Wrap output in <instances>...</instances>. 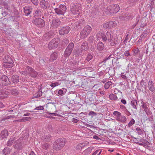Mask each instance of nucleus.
<instances>
[{"label": "nucleus", "instance_id": "f257e3e1", "mask_svg": "<svg viewBox=\"0 0 155 155\" xmlns=\"http://www.w3.org/2000/svg\"><path fill=\"white\" fill-rule=\"evenodd\" d=\"M107 40L112 46H114L118 42V39L114 33L110 31H108L106 32Z\"/></svg>", "mask_w": 155, "mask_h": 155}, {"label": "nucleus", "instance_id": "f03ea898", "mask_svg": "<svg viewBox=\"0 0 155 155\" xmlns=\"http://www.w3.org/2000/svg\"><path fill=\"white\" fill-rule=\"evenodd\" d=\"M65 142L66 139L65 138L58 139L54 143L53 148L57 150H60L64 146Z\"/></svg>", "mask_w": 155, "mask_h": 155}, {"label": "nucleus", "instance_id": "7ed1b4c3", "mask_svg": "<svg viewBox=\"0 0 155 155\" xmlns=\"http://www.w3.org/2000/svg\"><path fill=\"white\" fill-rule=\"evenodd\" d=\"M120 8L117 4L112 5L107 7L105 8L104 11L105 14H108L109 13H114L117 12L120 10Z\"/></svg>", "mask_w": 155, "mask_h": 155}, {"label": "nucleus", "instance_id": "20e7f679", "mask_svg": "<svg viewBox=\"0 0 155 155\" xmlns=\"http://www.w3.org/2000/svg\"><path fill=\"white\" fill-rule=\"evenodd\" d=\"M20 72L22 74L27 75L29 74L31 77L35 78L37 77L38 73L31 67L28 66L25 71H21Z\"/></svg>", "mask_w": 155, "mask_h": 155}, {"label": "nucleus", "instance_id": "39448f33", "mask_svg": "<svg viewBox=\"0 0 155 155\" xmlns=\"http://www.w3.org/2000/svg\"><path fill=\"white\" fill-rule=\"evenodd\" d=\"M3 66L4 67L9 68L12 67L13 66V61L8 55H6L4 58Z\"/></svg>", "mask_w": 155, "mask_h": 155}, {"label": "nucleus", "instance_id": "423d86ee", "mask_svg": "<svg viewBox=\"0 0 155 155\" xmlns=\"http://www.w3.org/2000/svg\"><path fill=\"white\" fill-rule=\"evenodd\" d=\"M91 30L92 28L90 26H86L81 32V38L82 39L84 38L90 33Z\"/></svg>", "mask_w": 155, "mask_h": 155}, {"label": "nucleus", "instance_id": "0eeeda50", "mask_svg": "<svg viewBox=\"0 0 155 155\" xmlns=\"http://www.w3.org/2000/svg\"><path fill=\"white\" fill-rule=\"evenodd\" d=\"M60 41V39L58 38L53 39L48 44V48L50 49L56 48L59 43Z\"/></svg>", "mask_w": 155, "mask_h": 155}, {"label": "nucleus", "instance_id": "6e6552de", "mask_svg": "<svg viewBox=\"0 0 155 155\" xmlns=\"http://www.w3.org/2000/svg\"><path fill=\"white\" fill-rule=\"evenodd\" d=\"M74 47V44L73 43H70L66 48L64 54V56L66 58L68 57L71 54Z\"/></svg>", "mask_w": 155, "mask_h": 155}, {"label": "nucleus", "instance_id": "1a4fd4ad", "mask_svg": "<svg viewBox=\"0 0 155 155\" xmlns=\"http://www.w3.org/2000/svg\"><path fill=\"white\" fill-rule=\"evenodd\" d=\"M32 22L35 25L40 28L43 27L45 25V22L44 20L39 18H35L33 20Z\"/></svg>", "mask_w": 155, "mask_h": 155}, {"label": "nucleus", "instance_id": "9d476101", "mask_svg": "<svg viewBox=\"0 0 155 155\" xmlns=\"http://www.w3.org/2000/svg\"><path fill=\"white\" fill-rule=\"evenodd\" d=\"M66 7L64 5H60L58 8L54 9L56 13L59 15H64L66 10Z\"/></svg>", "mask_w": 155, "mask_h": 155}, {"label": "nucleus", "instance_id": "9b49d317", "mask_svg": "<svg viewBox=\"0 0 155 155\" xmlns=\"http://www.w3.org/2000/svg\"><path fill=\"white\" fill-rule=\"evenodd\" d=\"M10 81L8 77L5 75H2L0 78V85L1 86H6L10 84Z\"/></svg>", "mask_w": 155, "mask_h": 155}, {"label": "nucleus", "instance_id": "f8f14e48", "mask_svg": "<svg viewBox=\"0 0 155 155\" xmlns=\"http://www.w3.org/2000/svg\"><path fill=\"white\" fill-rule=\"evenodd\" d=\"M81 10V5L78 3L73 5L71 9V11L74 15L78 14Z\"/></svg>", "mask_w": 155, "mask_h": 155}, {"label": "nucleus", "instance_id": "ddd939ff", "mask_svg": "<svg viewBox=\"0 0 155 155\" xmlns=\"http://www.w3.org/2000/svg\"><path fill=\"white\" fill-rule=\"evenodd\" d=\"M61 22L58 19H53L50 22L51 28H58L60 25Z\"/></svg>", "mask_w": 155, "mask_h": 155}, {"label": "nucleus", "instance_id": "4468645a", "mask_svg": "<svg viewBox=\"0 0 155 155\" xmlns=\"http://www.w3.org/2000/svg\"><path fill=\"white\" fill-rule=\"evenodd\" d=\"M116 25L117 23L116 21H111L104 23L103 25V27L105 28L110 29L116 26Z\"/></svg>", "mask_w": 155, "mask_h": 155}, {"label": "nucleus", "instance_id": "2eb2a0df", "mask_svg": "<svg viewBox=\"0 0 155 155\" xmlns=\"http://www.w3.org/2000/svg\"><path fill=\"white\" fill-rule=\"evenodd\" d=\"M70 30V28L68 26L62 28L59 31V34L61 35L68 34Z\"/></svg>", "mask_w": 155, "mask_h": 155}, {"label": "nucleus", "instance_id": "dca6fc26", "mask_svg": "<svg viewBox=\"0 0 155 155\" xmlns=\"http://www.w3.org/2000/svg\"><path fill=\"white\" fill-rule=\"evenodd\" d=\"M96 38L97 40H100L102 38L104 41H106L107 40L106 33L104 34L101 32L98 33L96 35Z\"/></svg>", "mask_w": 155, "mask_h": 155}, {"label": "nucleus", "instance_id": "f3484780", "mask_svg": "<svg viewBox=\"0 0 155 155\" xmlns=\"http://www.w3.org/2000/svg\"><path fill=\"white\" fill-rule=\"evenodd\" d=\"M24 10L25 15L28 16L31 13L32 11V8L31 7L26 6L24 7Z\"/></svg>", "mask_w": 155, "mask_h": 155}, {"label": "nucleus", "instance_id": "a211bd4d", "mask_svg": "<svg viewBox=\"0 0 155 155\" xmlns=\"http://www.w3.org/2000/svg\"><path fill=\"white\" fill-rule=\"evenodd\" d=\"M9 93L8 91L5 90H0V97L2 99H4L6 97Z\"/></svg>", "mask_w": 155, "mask_h": 155}, {"label": "nucleus", "instance_id": "6ab92c4d", "mask_svg": "<svg viewBox=\"0 0 155 155\" xmlns=\"http://www.w3.org/2000/svg\"><path fill=\"white\" fill-rule=\"evenodd\" d=\"M154 84L151 81H149L148 83V87L149 90L152 92H154L155 91V88Z\"/></svg>", "mask_w": 155, "mask_h": 155}, {"label": "nucleus", "instance_id": "aec40b11", "mask_svg": "<svg viewBox=\"0 0 155 155\" xmlns=\"http://www.w3.org/2000/svg\"><path fill=\"white\" fill-rule=\"evenodd\" d=\"M51 136L49 134H46L42 137V139L45 142H49L51 140Z\"/></svg>", "mask_w": 155, "mask_h": 155}, {"label": "nucleus", "instance_id": "412c9836", "mask_svg": "<svg viewBox=\"0 0 155 155\" xmlns=\"http://www.w3.org/2000/svg\"><path fill=\"white\" fill-rule=\"evenodd\" d=\"M88 49V44L86 42H84L81 46V51H86Z\"/></svg>", "mask_w": 155, "mask_h": 155}, {"label": "nucleus", "instance_id": "4be33fe9", "mask_svg": "<svg viewBox=\"0 0 155 155\" xmlns=\"http://www.w3.org/2000/svg\"><path fill=\"white\" fill-rule=\"evenodd\" d=\"M58 56V54L57 53L54 52L52 54L50 57V61H53L56 60Z\"/></svg>", "mask_w": 155, "mask_h": 155}, {"label": "nucleus", "instance_id": "5701e85b", "mask_svg": "<svg viewBox=\"0 0 155 155\" xmlns=\"http://www.w3.org/2000/svg\"><path fill=\"white\" fill-rule=\"evenodd\" d=\"M31 118L29 117H24L22 119H19L17 120H14L13 122H23L26 121H28L31 120Z\"/></svg>", "mask_w": 155, "mask_h": 155}, {"label": "nucleus", "instance_id": "b1692460", "mask_svg": "<svg viewBox=\"0 0 155 155\" xmlns=\"http://www.w3.org/2000/svg\"><path fill=\"white\" fill-rule=\"evenodd\" d=\"M11 80L14 83H17L19 82V78L18 75H14L12 76Z\"/></svg>", "mask_w": 155, "mask_h": 155}, {"label": "nucleus", "instance_id": "393cba45", "mask_svg": "<svg viewBox=\"0 0 155 155\" xmlns=\"http://www.w3.org/2000/svg\"><path fill=\"white\" fill-rule=\"evenodd\" d=\"M41 15L42 12L39 9H37L35 10L34 14V15L35 17L39 18L41 17Z\"/></svg>", "mask_w": 155, "mask_h": 155}, {"label": "nucleus", "instance_id": "a878e982", "mask_svg": "<svg viewBox=\"0 0 155 155\" xmlns=\"http://www.w3.org/2000/svg\"><path fill=\"white\" fill-rule=\"evenodd\" d=\"M1 137L2 138H6L8 136V130H4L2 131L1 132Z\"/></svg>", "mask_w": 155, "mask_h": 155}, {"label": "nucleus", "instance_id": "bb28decb", "mask_svg": "<svg viewBox=\"0 0 155 155\" xmlns=\"http://www.w3.org/2000/svg\"><path fill=\"white\" fill-rule=\"evenodd\" d=\"M40 4L42 8H46L48 6V2L45 0H42L40 2Z\"/></svg>", "mask_w": 155, "mask_h": 155}, {"label": "nucleus", "instance_id": "cd10ccee", "mask_svg": "<svg viewBox=\"0 0 155 155\" xmlns=\"http://www.w3.org/2000/svg\"><path fill=\"white\" fill-rule=\"evenodd\" d=\"M103 43L101 42H99L97 45V48L99 51H101L104 48Z\"/></svg>", "mask_w": 155, "mask_h": 155}, {"label": "nucleus", "instance_id": "c85d7f7f", "mask_svg": "<svg viewBox=\"0 0 155 155\" xmlns=\"http://www.w3.org/2000/svg\"><path fill=\"white\" fill-rule=\"evenodd\" d=\"M113 114L115 116L116 119L117 121L122 115L121 113L117 111H114Z\"/></svg>", "mask_w": 155, "mask_h": 155}, {"label": "nucleus", "instance_id": "c756f323", "mask_svg": "<svg viewBox=\"0 0 155 155\" xmlns=\"http://www.w3.org/2000/svg\"><path fill=\"white\" fill-rule=\"evenodd\" d=\"M137 102L136 100L133 99L131 101L130 104L133 108L137 110Z\"/></svg>", "mask_w": 155, "mask_h": 155}, {"label": "nucleus", "instance_id": "7c9ffc66", "mask_svg": "<svg viewBox=\"0 0 155 155\" xmlns=\"http://www.w3.org/2000/svg\"><path fill=\"white\" fill-rule=\"evenodd\" d=\"M127 120V118L124 115H122L121 117H120L118 121H120L122 123H125Z\"/></svg>", "mask_w": 155, "mask_h": 155}, {"label": "nucleus", "instance_id": "2f4dec72", "mask_svg": "<svg viewBox=\"0 0 155 155\" xmlns=\"http://www.w3.org/2000/svg\"><path fill=\"white\" fill-rule=\"evenodd\" d=\"M91 150L92 149L91 148L88 147L84 150L83 152V153L84 155H87L90 154L91 152Z\"/></svg>", "mask_w": 155, "mask_h": 155}, {"label": "nucleus", "instance_id": "473e14b6", "mask_svg": "<svg viewBox=\"0 0 155 155\" xmlns=\"http://www.w3.org/2000/svg\"><path fill=\"white\" fill-rule=\"evenodd\" d=\"M8 91H10L12 94L14 95H16L18 93V90L15 89H14L11 90H9Z\"/></svg>", "mask_w": 155, "mask_h": 155}, {"label": "nucleus", "instance_id": "72a5a7b5", "mask_svg": "<svg viewBox=\"0 0 155 155\" xmlns=\"http://www.w3.org/2000/svg\"><path fill=\"white\" fill-rule=\"evenodd\" d=\"M144 111L147 115H150V117L149 118V120H151L152 117L153 115L152 114V113L151 111L148 108L146 110H145Z\"/></svg>", "mask_w": 155, "mask_h": 155}, {"label": "nucleus", "instance_id": "f704fd0d", "mask_svg": "<svg viewBox=\"0 0 155 155\" xmlns=\"http://www.w3.org/2000/svg\"><path fill=\"white\" fill-rule=\"evenodd\" d=\"M110 99L112 101L118 100V98L117 96L114 95L113 94H111L109 96Z\"/></svg>", "mask_w": 155, "mask_h": 155}, {"label": "nucleus", "instance_id": "c9c22d12", "mask_svg": "<svg viewBox=\"0 0 155 155\" xmlns=\"http://www.w3.org/2000/svg\"><path fill=\"white\" fill-rule=\"evenodd\" d=\"M14 142H15V139L11 138L7 142V145L8 146H10L14 143Z\"/></svg>", "mask_w": 155, "mask_h": 155}, {"label": "nucleus", "instance_id": "e433bc0d", "mask_svg": "<svg viewBox=\"0 0 155 155\" xmlns=\"http://www.w3.org/2000/svg\"><path fill=\"white\" fill-rule=\"evenodd\" d=\"M41 89L40 90H39L35 94L34 96L35 97L37 98L39 97L42 96V92L41 91Z\"/></svg>", "mask_w": 155, "mask_h": 155}, {"label": "nucleus", "instance_id": "4c0bfd02", "mask_svg": "<svg viewBox=\"0 0 155 155\" xmlns=\"http://www.w3.org/2000/svg\"><path fill=\"white\" fill-rule=\"evenodd\" d=\"M3 152L4 153L5 155H8V154H9L10 152V149L8 148H5L3 150Z\"/></svg>", "mask_w": 155, "mask_h": 155}, {"label": "nucleus", "instance_id": "58836bf2", "mask_svg": "<svg viewBox=\"0 0 155 155\" xmlns=\"http://www.w3.org/2000/svg\"><path fill=\"white\" fill-rule=\"evenodd\" d=\"M112 83L111 81H109L106 82L104 85V88L105 89H108L110 85H112Z\"/></svg>", "mask_w": 155, "mask_h": 155}, {"label": "nucleus", "instance_id": "ea45409f", "mask_svg": "<svg viewBox=\"0 0 155 155\" xmlns=\"http://www.w3.org/2000/svg\"><path fill=\"white\" fill-rule=\"evenodd\" d=\"M21 140L20 139H18L16 140H15L14 144L15 145L16 147H19L20 145Z\"/></svg>", "mask_w": 155, "mask_h": 155}, {"label": "nucleus", "instance_id": "a19ab883", "mask_svg": "<svg viewBox=\"0 0 155 155\" xmlns=\"http://www.w3.org/2000/svg\"><path fill=\"white\" fill-rule=\"evenodd\" d=\"M85 145L84 143H81L78 144L76 146V148L79 150L82 149V148Z\"/></svg>", "mask_w": 155, "mask_h": 155}, {"label": "nucleus", "instance_id": "79ce46f5", "mask_svg": "<svg viewBox=\"0 0 155 155\" xmlns=\"http://www.w3.org/2000/svg\"><path fill=\"white\" fill-rule=\"evenodd\" d=\"M141 107L143 108L144 111L148 108L146 103L143 102H141Z\"/></svg>", "mask_w": 155, "mask_h": 155}, {"label": "nucleus", "instance_id": "37998d69", "mask_svg": "<svg viewBox=\"0 0 155 155\" xmlns=\"http://www.w3.org/2000/svg\"><path fill=\"white\" fill-rule=\"evenodd\" d=\"M65 89L64 88H63L62 89H60L58 91V94L60 96H62L64 94V91L65 90Z\"/></svg>", "mask_w": 155, "mask_h": 155}, {"label": "nucleus", "instance_id": "c03bdc74", "mask_svg": "<svg viewBox=\"0 0 155 155\" xmlns=\"http://www.w3.org/2000/svg\"><path fill=\"white\" fill-rule=\"evenodd\" d=\"M49 145L48 143H45L42 145V148L44 150H47L49 148Z\"/></svg>", "mask_w": 155, "mask_h": 155}, {"label": "nucleus", "instance_id": "a18cd8bd", "mask_svg": "<svg viewBox=\"0 0 155 155\" xmlns=\"http://www.w3.org/2000/svg\"><path fill=\"white\" fill-rule=\"evenodd\" d=\"M93 55L91 54H88L86 58V60L87 61H89L91 60L93 58Z\"/></svg>", "mask_w": 155, "mask_h": 155}, {"label": "nucleus", "instance_id": "49530a36", "mask_svg": "<svg viewBox=\"0 0 155 155\" xmlns=\"http://www.w3.org/2000/svg\"><path fill=\"white\" fill-rule=\"evenodd\" d=\"M60 84V83L58 82H55L54 83H51V85L50 86L52 87H54L56 86H58Z\"/></svg>", "mask_w": 155, "mask_h": 155}, {"label": "nucleus", "instance_id": "de8ad7c7", "mask_svg": "<svg viewBox=\"0 0 155 155\" xmlns=\"http://www.w3.org/2000/svg\"><path fill=\"white\" fill-rule=\"evenodd\" d=\"M136 130L137 131V132L139 134L141 135L143 134V130H142L139 127H137Z\"/></svg>", "mask_w": 155, "mask_h": 155}, {"label": "nucleus", "instance_id": "09e8293b", "mask_svg": "<svg viewBox=\"0 0 155 155\" xmlns=\"http://www.w3.org/2000/svg\"><path fill=\"white\" fill-rule=\"evenodd\" d=\"M135 122V121L133 119H132L130 121V122L128 124V126L130 127L134 124Z\"/></svg>", "mask_w": 155, "mask_h": 155}, {"label": "nucleus", "instance_id": "8fccbe9b", "mask_svg": "<svg viewBox=\"0 0 155 155\" xmlns=\"http://www.w3.org/2000/svg\"><path fill=\"white\" fill-rule=\"evenodd\" d=\"M88 115L89 116H91V117L93 118L94 116H96L97 114L94 111H91L89 113Z\"/></svg>", "mask_w": 155, "mask_h": 155}, {"label": "nucleus", "instance_id": "3c124183", "mask_svg": "<svg viewBox=\"0 0 155 155\" xmlns=\"http://www.w3.org/2000/svg\"><path fill=\"white\" fill-rule=\"evenodd\" d=\"M132 51L135 54H138L139 52V50L138 48H133Z\"/></svg>", "mask_w": 155, "mask_h": 155}, {"label": "nucleus", "instance_id": "603ef678", "mask_svg": "<svg viewBox=\"0 0 155 155\" xmlns=\"http://www.w3.org/2000/svg\"><path fill=\"white\" fill-rule=\"evenodd\" d=\"M147 35V34L145 33H143L142 35H141L140 38L139 40V41L140 40H142L143 39L144 37H145Z\"/></svg>", "mask_w": 155, "mask_h": 155}, {"label": "nucleus", "instance_id": "864d4df0", "mask_svg": "<svg viewBox=\"0 0 155 155\" xmlns=\"http://www.w3.org/2000/svg\"><path fill=\"white\" fill-rule=\"evenodd\" d=\"M44 108L43 106H38V107H36L35 109V110H44Z\"/></svg>", "mask_w": 155, "mask_h": 155}, {"label": "nucleus", "instance_id": "5fc2aeb1", "mask_svg": "<svg viewBox=\"0 0 155 155\" xmlns=\"http://www.w3.org/2000/svg\"><path fill=\"white\" fill-rule=\"evenodd\" d=\"M124 54L127 57H128L130 55V54L128 50L125 51L124 53Z\"/></svg>", "mask_w": 155, "mask_h": 155}, {"label": "nucleus", "instance_id": "6e6d98bb", "mask_svg": "<svg viewBox=\"0 0 155 155\" xmlns=\"http://www.w3.org/2000/svg\"><path fill=\"white\" fill-rule=\"evenodd\" d=\"M114 57V55H113V54L110 55L107 58H106L104 60V62H105L108 59H109L110 58H113Z\"/></svg>", "mask_w": 155, "mask_h": 155}, {"label": "nucleus", "instance_id": "4d7b16f0", "mask_svg": "<svg viewBox=\"0 0 155 155\" xmlns=\"http://www.w3.org/2000/svg\"><path fill=\"white\" fill-rule=\"evenodd\" d=\"M32 3L35 5H37L38 4V0H31Z\"/></svg>", "mask_w": 155, "mask_h": 155}, {"label": "nucleus", "instance_id": "13d9d810", "mask_svg": "<svg viewBox=\"0 0 155 155\" xmlns=\"http://www.w3.org/2000/svg\"><path fill=\"white\" fill-rule=\"evenodd\" d=\"M89 41L90 42H93L94 41V38L93 36H90L88 39Z\"/></svg>", "mask_w": 155, "mask_h": 155}, {"label": "nucleus", "instance_id": "bf43d9fd", "mask_svg": "<svg viewBox=\"0 0 155 155\" xmlns=\"http://www.w3.org/2000/svg\"><path fill=\"white\" fill-rule=\"evenodd\" d=\"M63 42L65 43V44H67L68 43L69 40L68 38H66L63 40Z\"/></svg>", "mask_w": 155, "mask_h": 155}, {"label": "nucleus", "instance_id": "052dcab7", "mask_svg": "<svg viewBox=\"0 0 155 155\" xmlns=\"http://www.w3.org/2000/svg\"><path fill=\"white\" fill-rule=\"evenodd\" d=\"M121 76L123 79H126L127 78V77L124 74V73H121Z\"/></svg>", "mask_w": 155, "mask_h": 155}, {"label": "nucleus", "instance_id": "680f3d73", "mask_svg": "<svg viewBox=\"0 0 155 155\" xmlns=\"http://www.w3.org/2000/svg\"><path fill=\"white\" fill-rule=\"evenodd\" d=\"M114 94H117L118 93L120 92L119 90L117 88L114 89Z\"/></svg>", "mask_w": 155, "mask_h": 155}, {"label": "nucleus", "instance_id": "e2e57ef3", "mask_svg": "<svg viewBox=\"0 0 155 155\" xmlns=\"http://www.w3.org/2000/svg\"><path fill=\"white\" fill-rule=\"evenodd\" d=\"M72 121L74 123H77L78 122V120L76 119L73 118L72 119Z\"/></svg>", "mask_w": 155, "mask_h": 155}, {"label": "nucleus", "instance_id": "0e129e2a", "mask_svg": "<svg viewBox=\"0 0 155 155\" xmlns=\"http://www.w3.org/2000/svg\"><path fill=\"white\" fill-rule=\"evenodd\" d=\"M121 102L124 104H126L127 103V102L124 99H122L121 100Z\"/></svg>", "mask_w": 155, "mask_h": 155}, {"label": "nucleus", "instance_id": "69168bd1", "mask_svg": "<svg viewBox=\"0 0 155 155\" xmlns=\"http://www.w3.org/2000/svg\"><path fill=\"white\" fill-rule=\"evenodd\" d=\"M48 114L51 116H56L57 114L55 113H47Z\"/></svg>", "mask_w": 155, "mask_h": 155}, {"label": "nucleus", "instance_id": "338daca9", "mask_svg": "<svg viewBox=\"0 0 155 155\" xmlns=\"http://www.w3.org/2000/svg\"><path fill=\"white\" fill-rule=\"evenodd\" d=\"M120 107L121 109L124 110H125L126 109V107L123 105H120Z\"/></svg>", "mask_w": 155, "mask_h": 155}, {"label": "nucleus", "instance_id": "774afa93", "mask_svg": "<svg viewBox=\"0 0 155 155\" xmlns=\"http://www.w3.org/2000/svg\"><path fill=\"white\" fill-rule=\"evenodd\" d=\"M100 151L99 150H97L94 152L92 155H96V154Z\"/></svg>", "mask_w": 155, "mask_h": 155}]
</instances>
